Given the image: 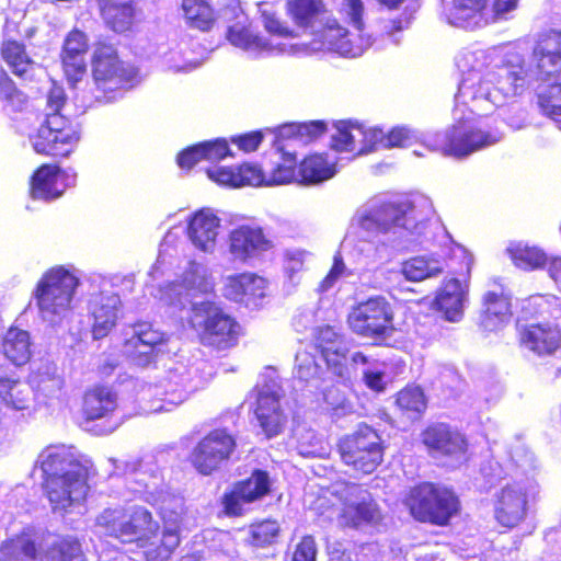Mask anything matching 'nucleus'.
Instances as JSON below:
<instances>
[{
	"label": "nucleus",
	"mask_w": 561,
	"mask_h": 561,
	"mask_svg": "<svg viewBox=\"0 0 561 561\" xmlns=\"http://www.w3.org/2000/svg\"><path fill=\"white\" fill-rule=\"evenodd\" d=\"M121 306L119 296L112 289H104L91 295L89 313L93 320L92 335L95 340L106 336L116 325Z\"/></svg>",
	"instance_id": "obj_24"
},
{
	"label": "nucleus",
	"mask_w": 561,
	"mask_h": 561,
	"mask_svg": "<svg viewBox=\"0 0 561 561\" xmlns=\"http://www.w3.org/2000/svg\"><path fill=\"white\" fill-rule=\"evenodd\" d=\"M271 247L272 242L259 227L240 226L228 236V251L233 261L247 262Z\"/></svg>",
	"instance_id": "obj_27"
},
{
	"label": "nucleus",
	"mask_w": 561,
	"mask_h": 561,
	"mask_svg": "<svg viewBox=\"0 0 561 561\" xmlns=\"http://www.w3.org/2000/svg\"><path fill=\"white\" fill-rule=\"evenodd\" d=\"M88 48L87 35L79 30H73L65 38L61 53L85 56Z\"/></svg>",
	"instance_id": "obj_61"
},
{
	"label": "nucleus",
	"mask_w": 561,
	"mask_h": 561,
	"mask_svg": "<svg viewBox=\"0 0 561 561\" xmlns=\"http://www.w3.org/2000/svg\"><path fill=\"white\" fill-rule=\"evenodd\" d=\"M462 379L456 368L450 365H442L438 367L433 387L453 396L460 390Z\"/></svg>",
	"instance_id": "obj_56"
},
{
	"label": "nucleus",
	"mask_w": 561,
	"mask_h": 561,
	"mask_svg": "<svg viewBox=\"0 0 561 561\" xmlns=\"http://www.w3.org/2000/svg\"><path fill=\"white\" fill-rule=\"evenodd\" d=\"M424 139V135L408 126H396L386 133V149L410 147Z\"/></svg>",
	"instance_id": "obj_55"
},
{
	"label": "nucleus",
	"mask_w": 561,
	"mask_h": 561,
	"mask_svg": "<svg viewBox=\"0 0 561 561\" xmlns=\"http://www.w3.org/2000/svg\"><path fill=\"white\" fill-rule=\"evenodd\" d=\"M79 285V277L64 266H55L44 273L34 290L42 320L53 328L68 321Z\"/></svg>",
	"instance_id": "obj_6"
},
{
	"label": "nucleus",
	"mask_w": 561,
	"mask_h": 561,
	"mask_svg": "<svg viewBox=\"0 0 561 561\" xmlns=\"http://www.w3.org/2000/svg\"><path fill=\"white\" fill-rule=\"evenodd\" d=\"M283 162L276 163L266 171V186L283 185L299 180L295 171L296 158L291 153H284Z\"/></svg>",
	"instance_id": "obj_52"
},
{
	"label": "nucleus",
	"mask_w": 561,
	"mask_h": 561,
	"mask_svg": "<svg viewBox=\"0 0 561 561\" xmlns=\"http://www.w3.org/2000/svg\"><path fill=\"white\" fill-rule=\"evenodd\" d=\"M207 173L218 184L232 187L242 186V180H240V174H238V167L209 169Z\"/></svg>",
	"instance_id": "obj_63"
},
{
	"label": "nucleus",
	"mask_w": 561,
	"mask_h": 561,
	"mask_svg": "<svg viewBox=\"0 0 561 561\" xmlns=\"http://www.w3.org/2000/svg\"><path fill=\"white\" fill-rule=\"evenodd\" d=\"M0 561H39L38 550L30 537H16L0 546Z\"/></svg>",
	"instance_id": "obj_43"
},
{
	"label": "nucleus",
	"mask_w": 561,
	"mask_h": 561,
	"mask_svg": "<svg viewBox=\"0 0 561 561\" xmlns=\"http://www.w3.org/2000/svg\"><path fill=\"white\" fill-rule=\"evenodd\" d=\"M506 252L514 264L523 270L540 268L547 263V255L542 250L522 242H512L507 247Z\"/></svg>",
	"instance_id": "obj_45"
},
{
	"label": "nucleus",
	"mask_w": 561,
	"mask_h": 561,
	"mask_svg": "<svg viewBox=\"0 0 561 561\" xmlns=\"http://www.w3.org/2000/svg\"><path fill=\"white\" fill-rule=\"evenodd\" d=\"M30 386L43 396L53 398L61 391L64 378L54 363L45 362L32 373Z\"/></svg>",
	"instance_id": "obj_41"
},
{
	"label": "nucleus",
	"mask_w": 561,
	"mask_h": 561,
	"mask_svg": "<svg viewBox=\"0 0 561 561\" xmlns=\"http://www.w3.org/2000/svg\"><path fill=\"white\" fill-rule=\"evenodd\" d=\"M311 35L314 36L311 43L313 49H327L344 57H358L371 45L370 38H364L362 33L358 34V42H353L350 38V32L342 27L330 14L325 16L324 23L321 26L319 25Z\"/></svg>",
	"instance_id": "obj_21"
},
{
	"label": "nucleus",
	"mask_w": 561,
	"mask_h": 561,
	"mask_svg": "<svg viewBox=\"0 0 561 561\" xmlns=\"http://www.w3.org/2000/svg\"><path fill=\"white\" fill-rule=\"evenodd\" d=\"M422 442L430 455L444 466L457 467L466 460L467 443L463 436L450 426L439 423L422 433Z\"/></svg>",
	"instance_id": "obj_18"
},
{
	"label": "nucleus",
	"mask_w": 561,
	"mask_h": 561,
	"mask_svg": "<svg viewBox=\"0 0 561 561\" xmlns=\"http://www.w3.org/2000/svg\"><path fill=\"white\" fill-rule=\"evenodd\" d=\"M364 2L363 0H341L340 13L348 20V23L358 32L364 30Z\"/></svg>",
	"instance_id": "obj_59"
},
{
	"label": "nucleus",
	"mask_w": 561,
	"mask_h": 561,
	"mask_svg": "<svg viewBox=\"0 0 561 561\" xmlns=\"http://www.w3.org/2000/svg\"><path fill=\"white\" fill-rule=\"evenodd\" d=\"M75 182L55 165H42L33 175L31 195L34 199L53 201L64 193L65 188Z\"/></svg>",
	"instance_id": "obj_29"
},
{
	"label": "nucleus",
	"mask_w": 561,
	"mask_h": 561,
	"mask_svg": "<svg viewBox=\"0 0 561 561\" xmlns=\"http://www.w3.org/2000/svg\"><path fill=\"white\" fill-rule=\"evenodd\" d=\"M197 371V367L182 362L169 366L165 376L154 386L153 393L158 397L159 403L152 408V411H170L186 401L191 393L202 387Z\"/></svg>",
	"instance_id": "obj_14"
},
{
	"label": "nucleus",
	"mask_w": 561,
	"mask_h": 561,
	"mask_svg": "<svg viewBox=\"0 0 561 561\" xmlns=\"http://www.w3.org/2000/svg\"><path fill=\"white\" fill-rule=\"evenodd\" d=\"M396 403L403 413H407L409 419L420 416L426 409L424 392L417 386H409L402 389L397 396Z\"/></svg>",
	"instance_id": "obj_48"
},
{
	"label": "nucleus",
	"mask_w": 561,
	"mask_h": 561,
	"mask_svg": "<svg viewBox=\"0 0 561 561\" xmlns=\"http://www.w3.org/2000/svg\"><path fill=\"white\" fill-rule=\"evenodd\" d=\"M347 321L356 334L381 339L393 328V312L385 297L375 296L357 304L350 312Z\"/></svg>",
	"instance_id": "obj_16"
},
{
	"label": "nucleus",
	"mask_w": 561,
	"mask_h": 561,
	"mask_svg": "<svg viewBox=\"0 0 561 561\" xmlns=\"http://www.w3.org/2000/svg\"><path fill=\"white\" fill-rule=\"evenodd\" d=\"M488 0H454L453 23L465 30L474 31L488 25L484 10Z\"/></svg>",
	"instance_id": "obj_37"
},
{
	"label": "nucleus",
	"mask_w": 561,
	"mask_h": 561,
	"mask_svg": "<svg viewBox=\"0 0 561 561\" xmlns=\"http://www.w3.org/2000/svg\"><path fill=\"white\" fill-rule=\"evenodd\" d=\"M160 352L162 351L151 345L148 348L141 347L140 342L129 345V339L124 344V353L139 367L149 366Z\"/></svg>",
	"instance_id": "obj_58"
},
{
	"label": "nucleus",
	"mask_w": 561,
	"mask_h": 561,
	"mask_svg": "<svg viewBox=\"0 0 561 561\" xmlns=\"http://www.w3.org/2000/svg\"><path fill=\"white\" fill-rule=\"evenodd\" d=\"M445 262L435 254L411 257L402 263L401 273L411 282L436 277L444 272Z\"/></svg>",
	"instance_id": "obj_38"
},
{
	"label": "nucleus",
	"mask_w": 561,
	"mask_h": 561,
	"mask_svg": "<svg viewBox=\"0 0 561 561\" xmlns=\"http://www.w3.org/2000/svg\"><path fill=\"white\" fill-rule=\"evenodd\" d=\"M466 301V290L457 278L444 283L437 291L434 306L449 322H458L462 319Z\"/></svg>",
	"instance_id": "obj_31"
},
{
	"label": "nucleus",
	"mask_w": 561,
	"mask_h": 561,
	"mask_svg": "<svg viewBox=\"0 0 561 561\" xmlns=\"http://www.w3.org/2000/svg\"><path fill=\"white\" fill-rule=\"evenodd\" d=\"M238 174H240V180H242V186L266 185V171L262 170L256 164L244 163L238 167Z\"/></svg>",
	"instance_id": "obj_62"
},
{
	"label": "nucleus",
	"mask_w": 561,
	"mask_h": 561,
	"mask_svg": "<svg viewBox=\"0 0 561 561\" xmlns=\"http://www.w3.org/2000/svg\"><path fill=\"white\" fill-rule=\"evenodd\" d=\"M226 36L231 45L254 57L262 53H272L275 49L283 50L279 44H274L255 34L243 13L237 15V21L228 26Z\"/></svg>",
	"instance_id": "obj_28"
},
{
	"label": "nucleus",
	"mask_w": 561,
	"mask_h": 561,
	"mask_svg": "<svg viewBox=\"0 0 561 561\" xmlns=\"http://www.w3.org/2000/svg\"><path fill=\"white\" fill-rule=\"evenodd\" d=\"M236 448V439L227 430H214L193 449L192 465L202 474L217 470L229 459Z\"/></svg>",
	"instance_id": "obj_19"
},
{
	"label": "nucleus",
	"mask_w": 561,
	"mask_h": 561,
	"mask_svg": "<svg viewBox=\"0 0 561 561\" xmlns=\"http://www.w3.org/2000/svg\"><path fill=\"white\" fill-rule=\"evenodd\" d=\"M42 550L39 561H72L81 554V546L73 537L50 536Z\"/></svg>",
	"instance_id": "obj_39"
},
{
	"label": "nucleus",
	"mask_w": 561,
	"mask_h": 561,
	"mask_svg": "<svg viewBox=\"0 0 561 561\" xmlns=\"http://www.w3.org/2000/svg\"><path fill=\"white\" fill-rule=\"evenodd\" d=\"M95 525L103 535L139 547L147 546L160 529L151 512L139 505L105 508L96 517Z\"/></svg>",
	"instance_id": "obj_8"
},
{
	"label": "nucleus",
	"mask_w": 561,
	"mask_h": 561,
	"mask_svg": "<svg viewBox=\"0 0 561 561\" xmlns=\"http://www.w3.org/2000/svg\"><path fill=\"white\" fill-rule=\"evenodd\" d=\"M168 341V335L153 328L151 323L139 322L133 327V334L129 337V345L140 342L141 347L148 348L149 345L163 351Z\"/></svg>",
	"instance_id": "obj_51"
},
{
	"label": "nucleus",
	"mask_w": 561,
	"mask_h": 561,
	"mask_svg": "<svg viewBox=\"0 0 561 561\" xmlns=\"http://www.w3.org/2000/svg\"><path fill=\"white\" fill-rule=\"evenodd\" d=\"M327 125L323 121H311L299 124H287L278 128V135L283 138H296L301 142L317 139L324 134Z\"/></svg>",
	"instance_id": "obj_49"
},
{
	"label": "nucleus",
	"mask_w": 561,
	"mask_h": 561,
	"mask_svg": "<svg viewBox=\"0 0 561 561\" xmlns=\"http://www.w3.org/2000/svg\"><path fill=\"white\" fill-rule=\"evenodd\" d=\"M92 76L96 88L98 102H113L122 89L130 85L136 77L134 67L118 59L110 45H99L93 55Z\"/></svg>",
	"instance_id": "obj_11"
},
{
	"label": "nucleus",
	"mask_w": 561,
	"mask_h": 561,
	"mask_svg": "<svg viewBox=\"0 0 561 561\" xmlns=\"http://www.w3.org/2000/svg\"><path fill=\"white\" fill-rule=\"evenodd\" d=\"M33 391L30 385L8 378H0V397L4 404L14 411L30 410L33 401Z\"/></svg>",
	"instance_id": "obj_42"
},
{
	"label": "nucleus",
	"mask_w": 561,
	"mask_h": 561,
	"mask_svg": "<svg viewBox=\"0 0 561 561\" xmlns=\"http://www.w3.org/2000/svg\"><path fill=\"white\" fill-rule=\"evenodd\" d=\"M434 214L433 202L422 194L374 197L356 209L345 243L370 261L382 260L394 248L421 243Z\"/></svg>",
	"instance_id": "obj_1"
},
{
	"label": "nucleus",
	"mask_w": 561,
	"mask_h": 561,
	"mask_svg": "<svg viewBox=\"0 0 561 561\" xmlns=\"http://www.w3.org/2000/svg\"><path fill=\"white\" fill-rule=\"evenodd\" d=\"M297 450L304 457L323 458L329 455L328 443L311 428L301 427L296 431Z\"/></svg>",
	"instance_id": "obj_47"
},
{
	"label": "nucleus",
	"mask_w": 561,
	"mask_h": 561,
	"mask_svg": "<svg viewBox=\"0 0 561 561\" xmlns=\"http://www.w3.org/2000/svg\"><path fill=\"white\" fill-rule=\"evenodd\" d=\"M279 525L276 520H263L251 526V543L255 547H266L275 543L279 536Z\"/></svg>",
	"instance_id": "obj_54"
},
{
	"label": "nucleus",
	"mask_w": 561,
	"mask_h": 561,
	"mask_svg": "<svg viewBox=\"0 0 561 561\" xmlns=\"http://www.w3.org/2000/svg\"><path fill=\"white\" fill-rule=\"evenodd\" d=\"M182 11L190 27L208 31L214 23V12L205 0H182Z\"/></svg>",
	"instance_id": "obj_46"
},
{
	"label": "nucleus",
	"mask_w": 561,
	"mask_h": 561,
	"mask_svg": "<svg viewBox=\"0 0 561 561\" xmlns=\"http://www.w3.org/2000/svg\"><path fill=\"white\" fill-rule=\"evenodd\" d=\"M106 25L116 33L129 31L137 10L131 0H98Z\"/></svg>",
	"instance_id": "obj_33"
},
{
	"label": "nucleus",
	"mask_w": 561,
	"mask_h": 561,
	"mask_svg": "<svg viewBox=\"0 0 561 561\" xmlns=\"http://www.w3.org/2000/svg\"><path fill=\"white\" fill-rule=\"evenodd\" d=\"M337 449L345 466L364 474L374 472L383 459L381 438L367 425L340 438Z\"/></svg>",
	"instance_id": "obj_12"
},
{
	"label": "nucleus",
	"mask_w": 561,
	"mask_h": 561,
	"mask_svg": "<svg viewBox=\"0 0 561 561\" xmlns=\"http://www.w3.org/2000/svg\"><path fill=\"white\" fill-rule=\"evenodd\" d=\"M461 73L456 102L470 101L474 110H488L491 95V53L489 48L472 46L455 58Z\"/></svg>",
	"instance_id": "obj_9"
},
{
	"label": "nucleus",
	"mask_w": 561,
	"mask_h": 561,
	"mask_svg": "<svg viewBox=\"0 0 561 561\" xmlns=\"http://www.w3.org/2000/svg\"><path fill=\"white\" fill-rule=\"evenodd\" d=\"M65 101L64 89L53 85L47 95L46 118L31 139L37 153L67 157L79 141L78 126L61 113Z\"/></svg>",
	"instance_id": "obj_7"
},
{
	"label": "nucleus",
	"mask_w": 561,
	"mask_h": 561,
	"mask_svg": "<svg viewBox=\"0 0 561 561\" xmlns=\"http://www.w3.org/2000/svg\"><path fill=\"white\" fill-rule=\"evenodd\" d=\"M316 345L313 350L320 352V360L327 364L328 369L342 380L347 378L346 353L347 347L342 335L331 325L320 327L314 331Z\"/></svg>",
	"instance_id": "obj_23"
},
{
	"label": "nucleus",
	"mask_w": 561,
	"mask_h": 561,
	"mask_svg": "<svg viewBox=\"0 0 561 561\" xmlns=\"http://www.w3.org/2000/svg\"><path fill=\"white\" fill-rule=\"evenodd\" d=\"M467 102H456L454 124L445 133L436 135L433 146L445 156L466 158L491 142L486 110L473 111V103Z\"/></svg>",
	"instance_id": "obj_5"
},
{
	"label": "nucleus",
	"mask_w": 561,
	"mask_h": 561,
	"mask_svg": "<svg viewBox=\"0 0 561 561\" xmlns=\"http://www.w3.org/2000/svg\"><path fill=\"white\" fill-rule=\"evenodd\" d=\"M221 219L211 208H202L187 221V238L195 249L206 254H213L217 245Z\"/></svg>",
	"instance_id": "obj_26"
},
{
	"label": "nucleus",
	"mask_w": 561,
	"mask_h": 561,
	"mask_svg": "<svg viewBox=\"0 0 561 561\" xmlns=\"http://www.w3.org/2000/svg\"><path fill=\"white\" fill-rule=\"evenodd\" d=\"M0 55L14 76L24 80L30 78L36 64L27 54L22 42L3 39L0 45Z\"/></svg>",
	"instance_id": "obj_35"
},
{
	"label": "nucleus",
	"mask_w": 561,
	"mask_h": 561,
	"mask_svg": "<svg viewBox=\"0 0 561 561\" xmlns=\"http://www.w3.org/2000/svg\"><path fill=\"white\" fill-rule=\"evenodd\" d=\"M287 11L295 25L308 34L321 26L329 14L323 0H290L287 2Z\"/></svg>",
	"instance_id": "obj_30"
},
{
	"label": "nucleus",
	"mask_w": 561,
	"mask_h": 561,
	"mask_svg": "<svg viewBox=\"0 0 561 561\" xmlns=\"http://www.w3.org/2000/svg\"><path fill=\"white\" fill-rule=\"evenodd\" d=\"M539 485L536 482H507L495 494L494 517L506 528L517 526L527 514L529 501L536 500Z\"/></svg>",
	"instance_id": "obj_17"
},
{
	"label": "nucleus",
	"mask_w": 561,
	"mask_h": 561,
	"mask_svg": "<svg viewBox=\"0 0 561 561\" xmlns=\"http://www.w3.org/2000/svg\"><path fill=\"white\" fill-rule=\"evenodd\" d=\"M116 408L117 396L108 387L95 386L84 393L83 413L88 420L111 417Z\"/></svg>",
	"instance_id": "obj_34"
},
{
	"label": "nucleus",
	"mask_w": 561,
	"mask_h": 561,
	"mask_svg": "<svg viewBox=\"0 0 561 561\" xmlns=\"http://www.w3.org/2000/svg\"><path fill=\"white\" fill-rule=\"evenodd\" d=\"M256 391L255 417L265 436L275 437L282 433L287 423L282 379L274 370L270 371L263 376L262 381L256 386Z\"/></svg>",
	"instance_id": "obj_13"
},
{
	"label": "nucleus",
	"mask_w": 561,
	"mask_h": 561,
	"mask_svg": "<svg viewBox=\"0 0 561 561\" xmlns=\"http://www.w3.org/2000/svg\"><path fill=\"white\" fill-rule=\"evenodd\" d=\"M266 287L265 278L253 273H242L226 278L224 296L249 309H256L264 304Z\"/></svg>",
	"instance_id": "obj_22"
},
{
	"label": "nucleus",
	"mask_w": 561,
	"mask_h": 561,
	"mask_svg": "<svg viewBox=\"0 0 561 561\" xmlns=\"http://www.w3.org/2000/svg\"><path fill=\"white\" fill-rule=\"evenodd\" d=\"M404 503L416 520L439 526L447 525L460 506L453 490L434 483L412 488Z\"/></svg>",
	"instance_id": "obj_10"
},
{
	"label": "nucleus",
	"mask_w": 561,
	"mask_h": 561,
	"mask_svg": "<svg viewBox=\"0 0 561 561\" xmlns=\"http://www.w3.org/2000/svg\"><path fill=\"white\" fill-rule=\"evenodd\" d=\"M334 493L343 502L344 507L339 516L343 527L359 528L377 524L381 514L371 494L356 483H340Z\"/></svg>",
	"instance_id": "obj_15"
},
{
	"label": "nucleus",
	"mask_w": 561,
	"mask_h": 561,
	"mask_svg": "<svg viewBox=\"0 0 561 561\" xmlns=\"http://www.w3.org/2000/svg\"><path fill=\"white\" fill-rule=\"evenodd\" d=\"M271 482L266 471L254 470L250 478L236 484L233 490L224 496V506L228 515L239 516L243 505L252 503L270 492Z\"/></svg>",
	"instance_id": "obj_25"
},
{
	"label": "nucleus",
	"mask_w": 561,
	"mask_h": 561,
	"mask_svg": "<svg viewBox=\"0 0 561 561\" xmlns=\"http://www.w3.org/2000/svg\"><path fill=\"white\" fill-rule=\"evenodd\" d=\"M385 139L386 133L380 128L365 129L363 125L342 121L335 124L331 147L336 151H357L358 154H365L386 149Z\"/></svg>",
	"instance_id": "obj_20"
},
{
	"label": "nucleus",
	"mask_w": 561,
	"mask_h": 561,
	"mask_svg": "<svg viewBox=\"0 0 561 561\" xmlns=\"http://www.w3.org/2000/svg\"><path fill=\"white\" fill-rule=\"evenodd\" d=\"M60 58L68 82L75 85L87 71L85 56L61 53Z\"/></svg>",
	"instance_id": "obj_57"
},
{
	"label": "nucleus",
	"mask_w": 561,
	"mask_h": 561,
	"mask_svg": "<svg viewBox=\"0 0 561 561\" xmlns=\"http://www.w3.org/2000/svg\"><path fill=\"white\" fill-rule=\"evenodd\" d=\"M321 373L322 369L314 353L307 350L297 352L294 369L296 379L320 389L322 385Z\"/></svg>",
	"instance_id": "obj_44"
},
{
	"label": "nucleus",
	"mask_w": 561,
	"mask_h": 561,
	"mask_svg": "<svg viewBox=\"0 0 561 561\" xmlns=\"http://www.w3.org/2000/svg\"><path fill=\"white\" fill-rule=\"evenodd\" d=\"M336 173L335 164L324 154H311L305 158L298 168V183L317 185L333 178Z\"/></svg>",
	"instance_id": "obj_36"
},
{
	"label": "nucleus",
	"mask_w": 561,
	"mask_h": 561,
	"mask_svg": "<svg viewBox=\"0 0 561 561\" xmlns=\"http://www.w3.org/2000/svg\"><path fill=\"white\" fill-rule=\"evenodd\" d=\"M211 290L213 284L206 277L204 265L191 262L182 280L159 288L158 297L180 309L190 307V323L195 329H202V343L226 350L237 343L239 324L210 301Z\"/></svg>",
	"instance_id": "obj_2"
},
{
	"label": "nucleus",
	"mask_w": 561,
	"mask_h": 561,
	"mask_svg": "<svg viewBox=\"0 0 561 561\" xmlns=\"http://www.w3.org/2000/svg\"><path fill=\"white\" fill-rule=\"evenodd\" d=\"M502 57L497 66L496 78L500 83L507 81L516 92L527 78L540 80L538 87V106L541 113L553 119L561 130V33L550 31L542 34L534 48L531 66L524 68L523 57L515 50L496 49Z\"/></svg>",
	"instance_id": "obj_3"
},
{
	"label": "nucleus",
	"mask_w": 561,
	"mask_h": 561,
	"mask_svg": "<svg viewBox=\"0 0 561 561\" xmlns=\"http://www.w3.org/2000/svg\"><path fill=\"white\" fill-rule=\"evenodd\" d=\"M0 98L12 104H22L25 100V95L16 88L15 82L4 69H0Z\"/></svg>",
	"instance_id": "obj_60"
},
{
	"label": "nucleus",
	"mask_w": 561,
	"mask_h": 561,
	"mask_svg": "<svg viewBox=\"0 0 561 561\" xmlns=\"http://www.w3.org/2000/svg\"><path fill=\"white\" fill-rule=\"evenodd\" d=\"M317 546L313 537L305 536L295 547L290 558L287 561H316Z\"/></svg>",
	"instance_id": "obj_64"
},
{
	"label": "nucleus",
	"mask_w": 561,
	"mask_h": 561,
	"mask_svg": "<svg viewBox=\"0 0 561 561\" xmlns=\"http://www.w3.org/2000/svg\"><path fill=\"white\" fill-rule=\"evenodd\" d=\"M38 463L53 512L82 515L89 491L90 461L72 446L51 445L41 453Z\"/></svg>",
	"instance_id": "obj_4"
},
{
	"label": "nucleus",
	"mask_w": 561,
	"mask_h": 561,
	"mask_svg": "<svg viewBox=\"0 0 561 561\" xmlns=\"http://www.w3.org/2000/svg\"><path fill=\"white\" fill-rule=\"evenodd\" d=\"M4 356L16 366L26 364L31 358V341L27 331L11 328L3 337Z\"/></svg>",
	"instance_id": "obj_40"
},
{
	"label": "nucleus",
	"mask_w": 561,
	"mask_h": 561,
	"mask_svg": "<svg viewBox=\"0 0 561 561\" xmlns=\"http://www.w3.org/2000/svg\"><path fill=\"white\" fill-rule=\"evenodd\" d=\"M180 541L181 539L178 526H165L162 531L160 546L146 550V561H169L172 553L179 547Z\"/></svg>",
	"instance_id": "obj_50"
},
{
	"label": "nucleus",
	"mask_w": 561,
	"mask_h": 561,
	"mask_svg": "<svg viewBox=\"0 0 561 561\" xmlns=\"http://www.w3.org/2000/svg\"><path fill=\"white\" fill-rule=\"evenodd\" d=\"M232 152L226 139H215L199 142L184 149L178 156V164L182 169H191L199 160L219 161Z\"/></svg>",
	"instance_id": "obj_32"
},
{
	"label": "nucleus",
	"mask_w": 561,
	"mask_h": 561,
	"mask_svg": "<svg viewBox=\"0 0 561 561\" xmlns=\"http://www.w3.org/2000/svg\"><path fill=\"white\" fill-rule=\"evenodd\" d=\"M512 296L502 285L493 284V327L496 319L499 324H507L512 320Z\"/></svg>",
	"instance_id": "obj_53"
}]
</instances>
